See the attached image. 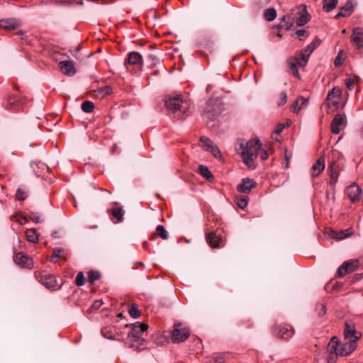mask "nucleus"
<instances>
[{"mask_svg":"<svg viewBox=\"0 0 363 363\" xmlns=\"http://www.w3.org/2000/svg\"><path fill=\"white\" fill-rule=\"evenodd\" d=\"M240 155L243 162L248 167L254 165L255 160L259 155V150L261 149V143L259 139H252L245 143L242 140L239 143Z\"/></svg>","mask_w":363,"mask_h":363,"instance_id":"obj_1","label":"nucleus"},{"mask_svg":"<svg viewBox=\"0 0 363 363\" xmlns=\"http://www.w3.org/2000/svg\"><path fill=\"white\" fill-rule=\"evenodd\" d=\"M147 329V325L139 322L131 324V330L125 339V344L135 350H140L143 347L145 342L142 335Z\"/></svg>","mask_w":363,"mask_h":363,"instance_id":"obj_2","label":"nucleus"},{"mask_svg":"<svg viewBox=\"0 0 363 363\" xmlns=\"http://www.w3.org/2000/svg\"><path fill=\"white\" fill-rule=\"evenodd\" d=\"M165 105L167 109L173 112L182 110L183 115L179 117L181 119H184L188 116L186 111L189 109V105L188 102L184 101L179 95L169 96L166 101Z\"/></svg>","mask_w":363,"mask_h":363,"instance_id":"obj_3","label":"nucleus"},{"mask_svg":"<svg viewBox=\"0 0 363 363\" xmlns=\"http://www.w3.org/2000/svg\"><path fill=\"white\" fill-rule=\"evenodd\" d=\"M223 111V103L219 99H211L205 108V114L210 120H214Z\"/></svg>","mask_w":363,"mask_h":363,"instance_id":"obj_4","label":"nucleus"},{"mask_svg":"<svg viewBox=\"0 0 363 363\" xmlns=\"http://www.w3.org/2000/svg\"><path fill=\"white\" fill-rule=\"evenodd\" d=\"M189 335L190 331L188 328L183 327L181 323H177L172 332V340L174 343H179L186 340Z\"/></svg>","mask_w":363,"mask_h":363,"instance_id":"obj_5","label":"nucleus"},{"mask_svg":"<svg viewBox=\"0 0 363 363\" xmlns=\"http://www.w3.org/2000/svg\"><path fill=\"white\" fill-rule=\"evenodd\" d=\"M359 267V262L357 259L345 262L337 269V273L340 277L354 272Z\"/></svg>","mask_w":363,"mask_h":363,"instance_id":"obj_6","label":"nucleus"},{"mask_svg":"<svg viewBox=\"0 0 363 363\" xmlns=\"http://www.w3.org/2000/svg\"><path fill=\"white\" fill-rule=\"evenodd\" d=\"M274 333L277 337L286 340L294 335V330L290 325H279L274 328Z\"/></svg>","mask_w":363,"mask_h":363,"instance_id":"obj_7","label":"nucleus"},{"mask_svg":"<svg viewBox=\"0 0 363 363\" xmlns=\"http://www.w3.org/2000/svg\"><path fill=\"white\" fill-rule=\"evenodd\" d=\"M143 64V59L142 55L138 52H130L128 53L127 58L125 60L124 65L126 69H129V65H135L140 67Z\"/></svg>","mask_w":363,"mask_h":363,"instance_id":"obj_8","label":"nucleus"},{"mask_svg":"<svg viewBox=\"0 0 363 363\" xmlns=\"http://www.w3.org/2000/svg\"><path fill=\"white\" fill-rule=\"evenodd\" d=\"M346 126L345 116L342 114H337L332 121L330 128L333 134H338Z\"/></svg>","mask_w":363,"mask_h":363,"instance_id":"obj_9","label":"nucleus"},{"mask_svg":"<svg viewBox=\"0 0 363 363\" xmlns=\"http://www.w3.org/2000/svg\"><path fill=\"white\" fill-rule=\"evenodd\" d=\"M352 43L357 48H363V28L356 27L352 30L350 37Z\"/></svg>","mask_w":363,"mask_h":363,"instance_id":"obj_10","label":"nucleus"},{"mask_svg":"<svg viewBox=\"0 0 363 363\" xmlns=\"http://www.w3.org/2000/svg\"><path fill=\"white\" fill-rule=\"evenodd\" d=\"M13 259L21 267L30 269L33 266V259L21 252L15 254Z\"/></svg>","mask_w":363,"mask_h":363,"instance_id":"obj_11","label":"nucleus"},{"mask_svg":"<svg viewBox=\"0 0 363 363\" xmlns=\"http://www.w3.org/2000/svg\"><path fill=\"white\" fill-rule=\"evenodd\" d=\"M341 95V91L339 89L333 88L328 94L325 103L329 108L337 107L339 104V100Z\"/></svg>","mask_w":363,"mask_h":363,"instance_id":"obj_12","label":"nucleus"},{"mask_svg":"<svg viewBox=\"0 0 363 363\" xmlns=\"http://www.w3.org/2000/svg\"><path fill=\"white\" fill-rule=\"evenodd\" d=\"M345 339L347 341L357 342L361 337V333H357L354 326L351 324L346 323L345 328L344 331Z\"/></svg>","mask_w":363,"mask_h":363,"instance_id":"obj_13","label":"nucleus"},{"mask_svg":"<svg viewBox=\"0 0 363 363\" xmlns=\"http://www.w3.org/2000/svg\"><path fill=\"white\" fill-rule=\"evenodd\" d=\"M346 194L348 195L350 200L355 203L359 201L361 198L362 189L357 184H352L347 187Z\"/></svg>","mask_w":363,"mask_h":363,"instance_id":"obj_14","label":"nucleus"},{"mask_svg":"<svg viewBox=\"0 0 363 363\" xmlns=\"http://www.w3.org/2000/svg\"><path fill=\"white\" fill-rule=\"evenodd\" d=\"M339 342L337 337L334 336L330 340L328 350L330 352V354L328 357V362H333L335 356L338 355V349H339Z\"/></svg>","mask_w":363,"mask_h":363,"instance_id":"obj_15","label":"nucleus"},{"mask_svg":"<svg viewBox=\"0 0 363 363\" xmlns=\"http://www.w3.org/2000/svg\"><path fill=\"white\" fill-rule=\"evenodd\" d=\"M357 347V343L354 341H347L340 345L338 355L346 356L353 352Z\"/></svg>","mask_w":363,"mask_h":363,"instance_id":"obj_16","label":"nucleus"},{"mask_svg":"<svg viewBox=\"0 0 363 363\" xmlns=\"http://www.w3.org/2000/svg\"><path fill=\"white\" fill-rule=\"evenodd\" d=\"M62 72L68 76H73L76 73L74 63L69 60L61 61L59 64Z\"/></svg>","mask_w":363,"mask_h":363,"instance_id":"obj_17","label":"nucleus"},{"mask_svg":"<svg viewBox=\"0 0 363 363\" xmlns=\"http://www.w3.org/2000/svg\"><path fill=\"white\" fill-rule=\"evenodd\" d=\"M354 233L353 228H349L346 230L340 231L332 230L330 232V236L336 240H342L343 239L350 238Z\"/></svg>","mask_w":363,"mask_h":363,"instance_id":"obj_18","label":"nucleus"},{"mask_svg":"<svg viewBox=\"0 0 363 363\" xmlns=\"http://www.w3.org/2000/svg\"><path fill=\"white\" fill-rule=\"evenodd\" d=\"M19 24V22L16 18H5L0 20V27L5 30H14Z\"/></svg>","mask_w":363,"mask_h":363,"instance_id":"obj_19","label":"nucleus"},{"mask_svg":"<svg viewBox=\"0 0 363 363\" xmlns=\"http://www.w3.org/2000/svg\"><path fill=\"white\" fill-rule=\"evenodd\" d=\"M255 186V182L249 178L242 179V183L237 186V189L239 192L249 193L251 189Z\"/></svg>","mask_w":363,"mask_h":363,"instance_id":"obj_20","label":"nucleus"},{"mask_svg":"<svg viewBox=\"0 0 363 363\" xmlns=\"http://www.w3.org/2000/svg\"><path fill=\"white\" fill-rule=\"evenodd\" d=\"M206 241L211 247L216 248L221 246L223 240L220 236L212 232L206 235Z\"/></svg>","mask_w":363,"mask_h":363,"instance_id":"obj_21","label":"nucleus"},{"mask_svg":"<svg viewBox=\"0 0 363 363\" xmlns=\"http://www.w3.org/2000/svg\"><path fill=\"white\" fill-rule=\"evenodd\" d=\"M325 168V160L323 157H319L312 167V176L317 177Z\"/></svg>","mask_w":363,"mask_h":363,"instance_id":"obj_22","label":"nucleus"},{"mask_svg":"<svg viewBox=\"0 0 363 363\" xmlns=\"http://www.w3.org/2000/svg\"><path fill=\"white\" fill-rule=\"evenodd\" d=\"M293 26V18L287 15L284 16L279 23V28L284 30H289Z\"/></svg>","mask_w":363,"mask_h":363,"instance_id":"obj_23","label":"nucleus"},{"mask_svg":"<svg viewBox=\"0 0 363 363\" xmlns=\"http://www.w3.org/2000/svg\"><path fill=\"white\" fill-rule=\"evenodd\" d=\"M108 213L117 219V222H121L123 219L124 211L121 207L113 208L108 211Z\"/></svg>","mask_w":363,"mask_h":363,"instance_id":"obj_24","label":"nucleus"},{"mask_svg":"<svg viewBox=\"0 0 363 363\" xmlns=\"http://www.w3.org/2000/svg\"><path fill=\"white\" fill-rule=\"evenodd\" d=\"M26 237L28 242L35 243L38 241L39 235L35 229L32 228L26 230Z\"/></svg>","mask_w":363,"mask_h":363,"instance_id":"obj_25","label":"nucleus"},{"mask_svg":"<svg viewBox=\"0 0 363 363\" xmlns=\"http://www.w3.org/2000/svg\"><path fill=\"white\" fill-rule=\"evenodd\" d=\"M20 104H21L20 100L18 99V98L16 96H15V95L11 96L8 99V101H7V103L6 105V108L7 109L16 108L20 106Z\"/></svg>","mask_w":363,"mask_h":363,"instance_id":"obj_26","label":"nucleus"},{"mask_svg":"<svg viewBox=\"0 0 363 363\" xmlns=\"http://www.w3.org/2000/svg\"><path fill=\"white\" fill-rule=\"evenodd\" d=\"M65 259V252L63 248H55L51 256L50 260L53 262H57L58 259Z\"/></svg>","mask_w":363,"mask_h":363,"instance_id":"obj_27","label":"nucleus"},{"mask_svg":"<svg viewBox=\"0 0 363 363\" xmlns=\"http://www.w3.org/2000/svg\"><path fill=\"white\" fill-rule=\"evenodd\" d=\"M333 164L330 165L328 167V170L330 171V186L331 187L334 186L335 184L337 182L339 174L336 171H333Z\"/></svg>","mask_w":363,"mask_h":363,"instance_id":"obj_28","label":"nucleus"},{"mask_svg":"<svg viewBox=\"0 0 363 363\" xmlns=\"http://www.w3.org/2000/svg\"><path fill=\"white\" fill-rule=\"evenodd\" d=\"M43 285L48 289H50L52 291H55L57 289V281L53 277H49L45 279V281H43Z\"/></svg>","mask_w":363,"mask_h":363,"instance_id":"obj_29","label":"nucleus"},{"mask_svg":"<svg viewBox=\"0 0 363 363\" xmlns=\"http://www.w3.org/2000/svg\"><path fill=\"white\" fill-rule=\"evenodd\" d=\"M338 0H323V10L330 12L337 5Z\"/></svg>","mask_w":363,"mask_h":363,"instance_id":"obj_30","label":"nucleus"},{"mask_svg":"<svg viewBox=\"0 0 363 363\" xmlns=\"http://www.w3.org/2000/svg\"><path fill=\"white\" fill-rule=\"evenodd\" d=\"M289 65H290V71L294 75V76H296L298 77L299 73H298V65L301 66V62L299 61V59H292L290 62H289Z\"/></svg>","mask_w":363,"mask_h":363,"instance_id":"obj_31","label":"nucleus"},{"mask_svg":"<svg viewBox=\"0 0 363 363\" xmlns=\"http://www.w3.org/2000/svg\"><path fill=\"white\" fill-rule=\"evenodd\" d=\"M277 17V11L274 8H269L264 11V18L268 21H274Z\"/></svg>","mask_w":363,"mask_h":363,"instance_id":"obj_32","label":"nucleus"},{"mask_svg":"<svg viewBox=\"0 0 363 363\" xmlns=\"http://www.w3.org/2000/svg\"><path fill=\"white\" fill-rule=\"evenodd\" d=\"M81 108L84 113H91L94 108V104L91 101H85L82 104Z\"/></svg>","mask_w":363,"mask_h":363,"instance_id":"obj_33","label":"nucleus"},{"mask_svg":"<svg viewBox=\"0 0 363 363\" xmlns=\"http://www.w3.org/2000/svg\"><path fill=\"white\" fill-rule=\"evenodd\" d=\"M199 172L204 178L211 179L213 178L212 173L210 172L208 168L203 165H200L199 167Z\"/></svg>","mask_w":363,"mask_h":363,"instance_id":"obj_34","label":"nucleus"},{"mask_svg":"<svg viewBox=\"0 0 363 363\" xmlns=\"http://www.w3.org/2000/svg\"><path fill=\"white\" fill-rule=\"evenodd\" d=\"M146 61L149 67H155L160 63V59L155 55H148Z\"/></svg>","mask_w":363,"mask_h":363,"instance_id":"obj_35","label":"nucleus"},{"mask_svg":"<svg viewBox=\"0 0 363 363\" xmlns=\"http://www.w3.org/2000/svg\"><path fill=\"white\" fill-rule=\"evenodd\" d=\"M156 232L163 240H167L169 237V233L162 225H158L156 228Z\"/></svg>","mask_w":363,"mask_h":363,"instance_id":"obj_36","label":"nucleus"},{"mask_svg":"<svg viewBox=\"0 0 363 363\" xmlns=\"http://www.w3.org/2000/svg\"><path fill=\"white\" fill-rule=\"evenodd\" d=\"M200 142L202 144V147L208 151V149L213 145V142L208 138L202 136L200 138Z\"/></svg>","mask_w":363,"mask_h":363,"instance_id":"obj_37","label":"nucleus"},{"mask_svg":"<svg viewBox=\"0 0 363 363\" xmlns=\"http://www.w3.org/2000/svg\"><path fill=\"white\" fill-rule=\"evenodd\" d=\"M129 314L133 318H138L140 315V311L135 304H132L129 308Z\"/></svg>","mask_w":363,"mask_h":363,"instance_id":"obj_38","label":"nucleus"},{"mask_svg":"<svg viewBox=\"0 0 363 363\" xmlns=\"http://www.w3.org/2000/svg\"><path fill=\"white\" fill-rule=\"evenodd\" d=\"M304 10L305 12L302 13L297 20V25L298 26H302L308 21V13H307L306 9Z\"/></svg>","mask_w":363,"mask_h":363,"instance_id":"obj_39","label":"nucleus"},{"mask_svg":"<svg viewBox=\"0 0 363 363\" xmlns=\"http://www.w3.org/2000/svg\"><path fill=\"white\" fill-rule=\"evenodd\" d=\"M86 279L84 276L83 272H79L76 277L75 279V284L78 286H82L85 284Z\"/></svg>","mask_w":363,"mask_h":363,"instance_id":"obj_40","label":"nucleus"},{"mask_svg":"<svg viewBox=\"0 0 363 363\" xmlns=\"http://www.w3.org/2000/svg\"><path fill=\"white\" fill-rule=\"evenodd\" d=\"M100 277V274L97 271H90L88 275V281L92 284Z\"/></svg>","mask_w":363,"mask_h":363,"instance_id":"obj_41","label":"nucleus"},{"mask_svg":"<svg viewBox=\"0 0 363 363\" xmlns=\"http://www.w3.org/2000/svg\"><path fill=\"white\" fill-rule=\"evenodd\" d=\"M340 11H342L345 13H348V16L353 11V5L351 1H347L344 6L340 9Z\"/></svg>","mask_w":363,"mask_h":363,"instance_id":"obj_42","label":"nucleus"},{"mask_svg":"<svg viewBox=\"0 0 363 363\" xmlns=\"http://www.w3.org/2000/svg\"><path fill=\"white\" fill-rule=\"evenodd\" d=\"M208 152H211L216 158H219L221 157L219 148L214 143L208 149Z\"/></svg>","mask_w":363,"mask_h":363,"instance_id":"obj_43","label":"nucleus"},{"mask_svg":"<svg viewBox=\"0 0 363 363\" xmlns=\"http://www.w3.org/2000/svg\"><path fill=\"white\" fill-rule=\"evenodd\" d=\"M315 311L318 316H323L326 313V306L323 303L317 304Z\"/></svg>","mask_w":363,"mask_h":363,"instance_id":"obj_44","label":"nucleus"},{"mask_svg":"<svg viewBox=\"0 0 363 363\" xmlns=\"http://www.w3.org/2000/svg\"><path fill=\"white\" fill-rule=\"evenodd\" d=\"M27 196L28 194L25 191L22 190L21 189H17L16 196L18 200L23 201L26 199Z\"/></svg>","mask_w":363,"mask_h":363,"instance_id":"obj_45","label":"nucleus"},{"mask_svg":"<svg viewBox=\"0 0 363 363\" xmlns=\"http://www.w3.org/2000/svg\"><path fill=\"white\" fill-rule=\"evenodd\" d=\"M248 199L246 196L240 197L238 199V206L243 209L247 206Z\"/></svg>","mask_w":363,"mask_h":363,"instance_id":"obj_46","label":"nucleus"},{"mask_svg":"<svg viewBox=\"0 0 363 363\" xmlns=\"http://www.w3.org/2000/svg\"><path fill=\"white\" fill-rule=\"evenodd\" d=\"M299 100L298 97L296 101L293 102V104L290 106V111L293 113H298V111L301 109V107H299Z\"/></svg>","mask_w":363,"mask_h":363,"instance_id":"obj_47","label":"nucleus"},{"mask_svg":"<svg viewBox=\"0 0 363 363\" xmlns=\"http://www.w3.org/2000/svg\"><path fill=\"white\" fill-rule=\"evenodd\" d=\"M103 305V301L101 300L95 301L91 308L88 310L89 312L92 311L98 310Z\"/></svg>","mask_w":363,"mask_h":363,"instance_id":"obj_48","label":"nucleus"},{"mask_svg":"<svg viewBox=\"0 0 363 363\" xmlns=\"http://www.w3.org/2000/svg\"><path fill=\"white\" fill-rule=\"evenodd\" d=\"M259 155L260 156V158L262 160H266L269 157L267 149H265L264 147L262 148V145H261V149H259Z\"/></svg>","mask_w":363,"mask_h":363,"instance_id":"obj_49","label":"nucleus"},{"mask_svg":"<svg viewBox=\"0 0 363 363\" xmlns=\"http://www.w3.org/2000/svg\"><path fill=\"white\" fill-rule=\"evenodd\" d=\"M287 94L285 92H281L280 94V99H279V101H278V106H282L284 104H285L287 101Z\"/></svg>","mask_w":363,"mask_h":363,"instance_id":"obj_50","label":"nucleus"},{"mask_svg":"<svg viewBox=\"0 0 363 363\" xmlns=\"http://www.w3.org/2000/svg\"><path fill=\"white\" fill-rule=\"evenodd\" d=\"M208 363H224V359L222 356L216 355L212 357Z\"/></svg>","mask_w":363,"mask_h":363,"instance_id":"obj_51","label":"nucleus"},{"mask_svg":"<svg viewBox=\"0 0 363 363\" xmlns=\"http://www.w3.org/2000/svg\"><path fill=\"white\" fill-rule=\"evenodd\" d=\"M30 218L35 223H38L41 222L40 217L38 213L35 212H31L30 215Z\"/></svg>","mask_w":363,"mask_h":363,"instance_id":"obj_52","label":"nucleus"},{"mask_svg":"<svg viewBox=\"0 0 363 363\" xmlns=\"http://www.w3.org/2000/svg\"><path fill=\"white\" fill-rule=\"evenodd\" d=\"M315 48V45L313 43H310L304 50L306 55H310Z\"/></svg>","mask_w":363,"mask_h":363,"instance_id":"obj_53","label":"nucleus"},{"mask_svg":"<svg viewBox=\"0 0 363 363\" xmlns=\"http://www.w3.org/2000/svg\"><path fill=\"white\" fill-rule=\"evenodd\" d=\"M111 87L109 86H105L99 89V91L104 95H108L111 93Z\"/></svg>","mask_w":363,"mask_h":363,"instance_id":"obj_54","label":"nucleus"},{"mask_svg":"<svg viewBox=\"0 0 363 363\" xmlns=\"http://www.w3.org/2000/svg\"><path fill=\"white\" fill-rule=\"evenodd\" d=\"M308 57H309V55H306V52H303L301 53V60L299 59V61L301 62V66H304L307 63V62L308 60Z\"/></svg>","mask_w":363,"mask_h":363,"instance_id":"obj_55","label":"nucleus"},{"mask_svg":"<svg viewBox=\"0 0 363 363\" xmlns=\"http://www.w3.org/2000/svg\"><path fill=\"white\" fill-rule=\"evenodd\" d=\"M298 100H299V104H300V106L299 107H301V108L303 106H306L307 104H308V100L306 99H305L304 97L303 96H299L298 97Z\"/></svg>","mask_w":363,"mask_h":363,"instance_id":"obj_56","label":"nucleus"},{"mask_svg":"<svg viewBox=\"0 0 363 363\" xmlns=\"http://www.w3.org/2000/svg\"><path fill=\"white\" fill-rule=\"evenodd\" d=\"M341 52H340L338 53V55H337V57H335V61H334V65L336 66V67H338L340 66L341 64H342V62H341Z\"/></svg>","mask_w":363,"mask_h":363,"instance_id":"obj_57","label":"nucleus"},{"mask_svg":"<svg viewBox=\"0 0 363 363\" xmlns=\"http://www.w3.org/2000/svg\"><path fill=\"white\" fill-rule=\"evenodd\" d=\"M16 221L20 223L21 225H24L27 223V218L26 217L23 216H20L17 219Z\"/></svg>","mask_w":363,"mask_h":363,"instance_id":"obj_58","label":"nucleus"},{"mask_svg":"<svg viewBox=\"0 0 363 363\" xmlns=\"http://www.w3.org/2000/svg\"><path fill=\"white\" fill-rule=\"evenodd\" d=\"M354 80L352 79H346L345 84L348 89H351L353 86Z\"/></svg>","mask_w":363,"mask_h":363,"instance_id":"obj_59","label":"nucleus"},{"mask_svg":"<svg viewBox=\"0 0 363 363\" xmlns=\"http://www.w3.org/2000/svg\"><path fill=\"white\" fill-rule=\"evenodd\" d=\"M347 16H348V13H345L342 11H340V12H338L335 15V18L337 19L340 17H347Z\"/></svg>","mask_w":363,"mask_h":363,"instance_id":"obj_60","label":"nucleus"},{"mask_svg":"<svg viewBox=\"0 0 363 363\" xmlns=\"http://www.w3.org/2000/svg\"><path fill=\"white\" fill-rule=\"evenodd\" d=\"M305 33H306V30H302V29L298 30L296 32V35L298 37L303 36V35H304V34H305Z\"/></svg>","mask_w":363,"mask_h":363,"instance_id":"obj_61","label":"nucleus"},{"mask_svg":"<svg viewBox=\"0 0 363 363\" xmlns=\"http://www.w3.org/2000/svg\"><path fill=\"white\" fill-rule=\"evenodd\" d=\"M282 130H283V126H280L279 128H278L277 129L276 132H277V133H281V132L282 131Z\"/></svg>","mask_w":363,"mask_h":363,"instance_id":"obj_62","label":"nucleus"},{"mask_svg":"<svg viewBox=\"0 0 363 363\" xmlns=\"http://www.w3.org/2000/svg\"><path fill=\"white\" fill-rule=\"evenodd\" d=\"M285 157H286V160L287 161V163L285 165V168H287L288 167V163H289V157L286 155H285Z\"/></svg>","mask_w":363,"mask_h":363,"instance_id":"obj_63","label":"nucleus"},{"mask_svg":"<svg viewBox=\"0 0 363 363\" xmlns=\"http://www.w3.org/2000/svg\"><path fill=\"white\" fill-rule=\"evenodd\" d=\"M360 134H361L362 138H363V126L361 128Z\"/></svg>","mask_w":363,"mask_h":363,"instance_id":"obj_64","label":"nucleus"}]
</instances>
